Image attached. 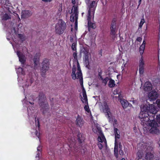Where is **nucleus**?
Segmentation results:
<instances>
[{"instance_id": "obj_1", "label": "nucleus", "mask_w": 160, "mask_h": 160, "mask_svg": "<svg viewBox=\"0 0 160 160\" xmlns=\"http://www.w3.org/2000/svg\"><path fill=\"white\" fill-rule=\"evenodd\" d=\"M141 112L139 115V118L141 121V124L145 127L150 126L151 128L150 132L152 133L158 134L160 130L157 128L158 126L157 122L155 120V114L157 110L154 105L149 104L141 105Z\"/></svg>"}, {"instance_id": "obj_2", "label": "nucleus", "mask_w": 160, "mask_h": 160, "mask_svg": "<svg viewBox=\"0 0 160 160\" xmlns=\"http://www.w3.org/2000/svg\"><path fill=\"white\" fill-rule=\"evenodd\" d=\"M46 99L45 95L43 92L39 93L38 104L41 108V110L43 114H45L49 110V105Z\"/></svg>"}, {"instance_id": "obj_3", "label": "nucleus", "mask_w": 160, "mask_h": 160, "mask_svg": "<svg viewBox=\"0 0 160 160\" xmlns=\"http://www.w3.org/2000/svg\"><path fill=\"white\" fill-rule=\"evenodd\" d=\"M55 31L56 34L59 35L62 34L66 28L65 22L62 19L59 20L56 24Z\"/></svg>"}, {"instance_id": "obj_4", "label": "nucleus", "mask_w": 160, "mask_h": 160, "mask_svg": "<svg viewBox=\"0 0 160 160\" xmlns=\"http://www.w3.org/2000/svg\"><path fill=\"white\" fill-rule=\"evenodd\" d=\"M49 62L47 58H45L42 63V67L41 68V75L42 77H45L46 72L49 69Z\"/></svg>"}, {"instance_id": "obj_5", "label": "nucleus", "mask_w": 160, "mask_h": 160, "mask_svg": "<svg viewBox=\"0 0 160 160\" xmlns=\"http://www.w3.org/2000/svg\"><path fill=\"white\" fill-rule=\"evenodd\" d=\"M97 5V3L95 1H92L88 5V15H92L93 18H94L95 11Z\"/></svg>"}, {"instance_id": "obj_6", "label": "nucleus", "mask_w": 160, "mask_h": 160, "mask_svg": "<svg viewBox=\"0 0 160 160\" xmlns=\"http://www.w3.org/2000/svg\"><path fill=\"white\" fill-rule=\"evenodd\" d=\"M76 71V67L75 65H73L72 68V79L75 80L76 79H79V82L82 89L84 88L83 86V78L82 76L78 77H77L76 74L75 73Z\"/></svg>"}, {"instance_id": "obj_7", "label": "nucleus", "mask_w": 160, "mask_h": 160, "mask_svg": "<svg viewBox=\"0 0 160 160\" xmlns=\"http://www.w3.org/2000/svg\"><path fill=\"white\" fill-rule=\"evenodd\" d=\"M153 148L151 146L148 147L146 149V154L145 159L147 160H150L153 157V155L152 154Z\"/></svg>"}, {"instance_id": "obj_8", "label": "nucleus", "mask_w": 160, "mask_h": 160, "mask_svg": "<svg viewBox=\"0 0 160 160\" xmlns=\"http://www.w3.org/2000/svg\"><path fill=\"white\" fill-rule=\"evenodd\" d=\"M103 112L105 113V116L108 118L109 119L110 118V115H111L110 109L107 103L105 102H103Z\"/></svg>"}, {"instance_id": "obj_9", "label": "nucleus", "mask_w": 160, "mask_h": 160, "mask_svg": "<svg viewBox=\"0 0 160 160\" xmlns=\"http://www.w3.org/2000/svg\"><path fill=\"white\" fill-rule=\"evenodd\" d=\"M116 19L115 18H113L110 27V34L112 35H115L116 34Z\"/></svg>"}, {"instance_id": "obj_10", "label": "nucleus", "mask_w": 160, "mask_h": 160, "mask_svg": "<svg viewBox=\"0 0 160 160\" xmlns=\"http://www.w3.org/2000/svg\"><path fill=\"white\" fill-rule=\"evenodd\" d=\"M17 54L18 57L19 61L22 65H24L26 61V58L25 56L19 51H17Z\"/></svg>"}, {"instance_id": "obj_11", "label": "nucleus", "mask_w": 160, "mask_h": 160, "mask_svg": "<svg viewBox=\"0 0 160 160\" xmlns=\"http://www.w3.org/2000/svg\"><path fill=\"white\" fill-rule=\"evenodd\" d=\"M158 95L157 92L153 90L148 94V97L150 101H154L158 98Z\"/></svg>"}, {"instance_id": "obj_12", "label": "nucleus", "mask_w": 160, "mask_h": 160, "mask_svg": "<svg viewBox=\"0 0 160 160\" xmlns=\"http://www.w3.org/2000/svg\"><path fill=\"white\" fill-rule=\"evenodd\" d=\"M32 14L31 11L28 10H23L22 11L21 18H25L31 16Z\"/></svg>"}, {"instance_id": "obj_13", "label": "nucleus", "mask_w": 160, "mask_h": 160, "mask_svg": "<svg viewBox=\"0 0 160 160\" xmlns=\"http://www.w3.org/2000/svg\"><path fill=\"white\" fill-rule=\"evenodd\" d=\"M84 122V121L81 117L78 115L76 120V124L77 127H82Z\"/></svg>"}, {"instance_id": "obj_14", "label": "nucleus", "mask_w": 160, "mask_h": 160, "mask_svg": "<svg viewBox=\"0 0 160 160\" xmlns=\"http://www.w3.org/2000/svg\"><path fill=\"white\" fill-rule=\"evenodd\" d=\"M152 85L150 82L148 81L145 83L143 86V90L145 92H148L152 90Z\"/></svg>"}, {"instance_id": "obj_15", "label": "nucleus", "mask_w": 160, "mask_h": 160, "mask_svg": "<svg viewBox=\"0 0 160 160\" xmlns=\"http://www.w3.org/2000/svg\"><path fill=\"white\" fill-rule=\"evenodd\" d=\"M40 52H38L36 54L34 57L33 60L34 64V68L38 65L39 61L40 60Z\"/></svg>"}, {"instance_id": "obj_16", "label": "nucleus", "mask_w": 160, "mask_h": 160, "mask_svg": "<svg viewBox=\"0 0 160 160\" xmlns=\"http://www.w3.org/2000/svg\"><path fill=\"white\" fill-rule=\"evenodd\" d=\"M92 17V15H88L87 20L88 21V29L89 28L95 29L96 28V26L94 23H92L91 22Z\"/></svg>"}, {"instance_id": "obj_17", "label": "nucleus", "mask_w": 160, "mask_h": 160, "mask_svg": "<svg viewBox=\"0 0 160 160\" xmlns=\"http://www.w3.org/2000/svg\"><path fill=\"white\" fill-rule=\"evenodd\" d=\"M120 102L122 104V107L124 109L127 108L128 106H132V105L129 103L127 100L123 98L120 99Z\"/></svg>"}, {"instance_id": "obj_18", "label": "nucleus", "mask_w": 160, "mask_h": 160, "mask_svg": "<svg viewBox=\"0 0 160 160\" xmlns=\"http://www.w3.org/2000/svg\"><path fill=\"white\" fill-rule=\"evenodd\" d=\"M82 91L83 98H82L81 100L82 101L83 103L88 104V98L85 90L84 88H83V89H82Z\"/></svg>"}, {"instance_id": "obj_19", "label": "nucleus", "mask_w": 160, "mask_h": 160, "mask_svg": "<svg viewBox=\"0 0 160 160\" xmlns=\"http://www.w3.org/2000/svg\"><path fill=\"white\" fill-rule=\"evenodd\" d=\"M115 146L114 148V155L116 158L118 157V142L116 140L115 141Z\"/></svg>"}, {"instance_id": "obj_20", "label": "nucleus", "mask_w": 160, "mask_h": 160, "mask_svg": "<svg viewBox=\"0 0 160 160\" xmlns=\"http://www.w3.org/2000/svg\"><path fill=\"white\" fill-rule=\"evenodd\" d=\"M11 15L10 13H5L4 14L2 17L3 21H6L11 19Z\"/></svg>"}, {"instance_id": "obj_21", "label": "nucleus", "mask_w": 160, "mask_h": 160, "mask_svg": "<svg viewBox=\"0 0 160 160\" xmlns=\"http://www.w3.org/2000/svg\"><path fill=\"white\" fill-rule=\"evenodd\" d=\"M78 141L79 143H82L84 140V137L82 136V134L79 132L77 135Z\"/></svg>"}, {"instance_id": "obj_22", "label": "nucleus", "mask_w": 160, "mask_h": 160, "mask_svg": "<svg viewBox=\"0 0 160 160\" xmlns=\"http://www.w3.org/2000/svg\"><path fill=\"white\" fill-rule=\"evenodd\" d=\"M98 140L99 142H104L106 143H107L105 138L103 134L101 135V136H99L98 137Z\"/></svg>"}, {"instance_id": "obj_23", "label": "nucleus", "mask_w": 160, "mask_h": 160, "mask_svg": "<svg viewBox=\"0 0 160 160\" xmlns=\"http://www.w3.org/2000/svg\"><path fill=\"white\" fill-rule=\"evenodd\" d=\"M114 133L115 135V141L116 140V141H117V139H119L120 138V135L119 134H118V128H114Z\"/></svg>"}, {"instance_id": "obj_24", "label": "nucleus", "mask_w": 160, "mask_h": 160, "mask_svg": "<svg viewBox=\"0 0 160 160\" xmlns=\"http://www.w3.org/2000/svg\"><path fill=\"white\" fill-rule=\"evenodd\" d=\"M74 9V13H75V17L76 18H78V6L74 5L73 6L72 9Z\"/></svg>"}, {"instance_id": "obj_25", "label": "nucleus", "mask_w": 160, "mask_h": 160, "mask_svg": "<svg viewBox=\"0 0 160 160\" xmlns=\"http://www.w3.org/2000/svg\"><path fill=\"white\" fill-rule=\"evenodd\" d=\"M115 85V81L112 78L109 79V81L108 82V86L110 88H112L114 87Z\"/></svg>"}, {"instance_id": "obj_26", "label": "nucleus", "mask_w": 160, "mask_h": 160, "mask_svg": "<svg viewBox=\"0 0 160 160\" xmlns=\"http://www.w3.org/2000/svg\"><path fill=\"white\" fill-rule=\"evenodd\" d=\"M77 70L78 72H77V77L82 76V74L78 62L77 63Z\"/></svg>"}, {"instance_id": "obj_27", "label": "nucleus", "mask_w": 160, "mask_h": 160, "mask_svg": "<svg viewBox=\"0 0 160 160\" xmlns=\"http://www.w3.org/2000/svg\"><path fill=\"white\" fill-rule=\"evenodd\" d=\"M137 158L138 160L140 159H143L142 157V152L141 151H139L137 152Z\"/></svg>"}, {"instance_id": "obj_28", "label": "nucleus", "mask_w": 160, "mask_h": 160, "mask_svg": "<svg viewBox=\"0 0 160 160\" xmlns=\"http://www.w3.org/2000/svg\"><path fill=\"white\" fill-rule=\"evenodd\" d=\"M145 46L143 45H141L139 48V52L141 55H142L143 53L145 48Z\"/></svg>"}, {"instance_id": "obj_29", "label": "nucleus", "mask_w": 160, "mask_h": 160, "mask_svg": "<svg viewBox=\"0 0 160 160\" xmlns=\"http://www.w3.org/2000/svg\"><path fill=\"white\" fill-rule=\"evenodd\" d=\"M139 67H144V62L143 61V57L142 56L140 60H139Z\"/></svg>"}, {"instance_id": "obj_30", "label": "nucleus", "mask_w": 160, "mask_h": 160, "mask_svg": "<svg viewBox=\"0 0 160 160\" xmlns=\"http://www.w3.org/2000/svg\"><path fill=\"white\" fill-rule=\"evenodd\" d=\"M88 53L87 52L85 53L84 59L86 64H88V65L89 64V60Z\"/></svg>"}, {"instance_id": "obj_31", "label": "nucleus", "mask_w": 160, "mask_h": 160, "mask_svg": "<svg viewBox=\"0 0 160 160\" xmlns=\"http://www.w3.org/2000/svg\"><path fill=\"white\" fill-rule=\"evenodd\" d=\"M87 104V105H85L84 106V109L87 112H90V110L89 108L88 103V104Z\"/></svg>"}, {"instance_id": "obj_32", "label": "nucleus", "mask_w": 160, "mask_h": 160, "mask_svg": "<svg viewBox=\"0 0 160 160\" xmlns=\"http://www.w3.org/2000/svg\"><path fill=\"white\" fill-rule=\"evenodd\" d=\"M109 79L108 77H106L104 79L103 78V79L101 80L102 81V83H104L105 85H106Z\"/></svg>"}, {"instance_id": "obj_33", "label": "nucleus", "mask_w": 160, "mask_h": 160, "mask_svg": "<svg viewBox=\"0 0 160 160\" xmlns=\"http://www.w3.org/2000/svg\"><path fill=\"white\" fill-rule=\"evenodd\" d=\"M145 22V20L143 18L141 19L139 25V28H142V26Z\"/></svg>"}, {"instance_id": "obj_34", "label": "nucleus", "mask_w": 160, "mask_h": 160, "mask_svg": "<svg viewBox=\"0 0 160 160\" xmlns=\"http://www.w3.org/2000/svg\"><path fill=\"white\" fill-rule=\"evenodd\" d=\"M139 72L140 74H142L144 72V67H139Z\"/></svg>"}, {"instance_id": "obj_35", "label": "nucleus", "mask_w": 160, "mask_h": 160, "mask_svg": "<svg viewBox=\"0 0 160 160\" xmlns=\"http://www.w3.org/2000/svg\"><path fill=\"white\" fill-rule=\"evenodd\" d=\"M18 37L20 39L22 40V41H24L25 40L24 37L22 34H18Z\"/></svg>"}, {"instance_id": "obj_36", "label": "nucleus", "mask_w": 160, "mask_h": 160, "mask_svg": "<svg viewBox=\"0 0 160 160\" xmlns=\"http://www.w3.org/2000/svg\"><path fill=\"white\" fill-rule=\"evenodd\" d=\"M72 49L73 51L76 50V45L75 43H73L72 44Z\"/></svg>"}, {"instance_id": "obj_37", "label": "nucleus", "mask_w": 160, "mask_h": 160, "mask_svg": "<svg viewBox=\"0 0 160 160\" xmlns=\"http://www.w3.org/2000/svg\"><path fill=\"white\" fill-rule=\"evenodd\" d=\"M4 5L10 7L11 6V4L9 2V1H8V0H7L5 1V4H4Z\"/></svg>"}, {"instance_id": "obj_38", "label": "nucleus", "mask_w": 160, "mask_h": 160, "mask_svg": "<svg viewBox=\"0 0 160 160\" xmlns=\"http://www.w3.org/2000/svg\"><path fill=\"white\" fill-rule=\"evenodd\" d=\"M157 122L160 124V114L156 116Z\"/></svg>"}, {"instance_id": "obj_39", "label": "nucleus", "mask_w": 160, "mask_h": 160, "mask_svg": "<svg viewBox=\"0 0 160 160\" xmlns=\"http://www.w3.org/2000/svg\"><path fill=\"white\" fill-rule=\"evenodd\" d=\"M70 20L71 22H74L75 21L74 16L73 14H72L70 17Z\"/></svg>"}, {"instance_id": "obj_40", "label": "nucleus", "mask_w": 160, "mask_h": 160, "mask_svg": "<svg viewBox=\"0 0 160 160\" xmlns=\"http://www.w3.org/2000/svg\"><path fill=\"white\" fill-rule=\"evenodd\" d=\"M156 103L157 104L158 107L160 108V99H158L156 101Z\"/></svg>"}, {"instance_id": "obj_41", "label": "nucleus", "mask_w": 160, "mask_h": 160, "mask_svg": "<svg viewBox=\"0 0 160 160\" xmlns=\"http://www.w3.org/2000/svg\"><path fill=\"white\" fill-rule=\"evenodd\" d=\"M98 145L100 149H102L103 147V145L100 142L98 143Z\"/></svg>"}, {"instance_id": "obj_42", "label": "nucleus", "mask_w": 160, "mask_h": 160, "mask_svg": "<svg viewBox=\"0 0 160 160\" xmlns=\"http://www.w3.org/2000/svg\"><path fill=\"white\" fill-rule=\"evenodd\" d=\"M73 57L74 58V59L75 60H77V53L76 52H74L73 53Z\"/></svg>"}, {"instance_id": "obj_43", "label": "nucleus", "mask_w": 160, "mask_h": 160, "mask_svg": "<svg viewBox=\"0 0 160 160\" xmlns=\"http://www.w3.org/2000/svg\"><path fill=\"white\" fill-rule=\"evenodd\" d=\"M41 151L38 152V153L37 154L36 156V158H39L40 157V154H41Z\"/></svg>"}, {"instance_id": "obj_44", "label": "nucleus", "mask_w": 160, "mask_h": 160, "mask_svg": "<svg viewBox=\"0 0 160 160\" xmlns=\"http://www.w3.org/2000/svg\"><path fill=\"white\" fill-rule=\"evenodd\" d=\"M119 153L120 155L122 156L123 155V152L122 149H119Z\"/></svg>"}, {"instance_id": "obj_45", "label": "nucleus", "mask_w": 160, "mask_h": 160, "mask_svg": "<svg viewBox=\"0 0 160 160\" xmlns=\"http://www.w3.org/2000/svg\"><path fill=\"white\" fill-rule=\"evenodd\" d=\"M101 74H102V73L101 72H99L98 73V76L100 78V79L101 80H102L103 79V78L102 77V76L101 75Z\"/></svg>"}, {"instance_id": "obj_46", "label": "nucleus", "mask_w": 160, "mask_h": 160, "mask_svg": "<svg viewBox=\"0 0 160 160\" xmlns=\"http://www.w3.org/2000/svg\"><path fill=\"white\" fill-rule=\"evenodd\" d=\"M136 40L137 41L140 42H141L142 40V38L141 37H138Z\"/></svg>"}, {"instance_id": "obj_47", "label": "nucleus", "mask_w": 160, "mask_h": 160, "mask_svg": "<svg viewBox=\"0 0 160 160\" xmlns=\"http://www.w3.org/2000/svg\"><path fill=\"white\" fill-rule=\"evenodd\" d=\"M75 27H77V24H78V22H77V20L78 18H75Z\"/></svg>"}, {"instance_id": "obj_48", "label": "nucleus", "mask_w": 160, "mask_h": 160, "mask_svg": "<svg viewBox=\"0 0 160 160\" xmlns=\"http://www.w3.org/2000/svg\"><path fill=\"white\" fill-rule=\"evenodd\" d=\"M102 50L101 49L99 52L98 54L100 55V56H102Z\"/></svg>"}, {"instance_id": "obj_49", "label": "nucleus", "mask_w": 160, "mask_h": 160, "mask_svg": "<svg viewBox=\"0 0 160 160\" xmlns=\"http://www.w3.org/2000/svg\"><path fill=\"white\" fill-rule=\"evenodd\" d=\"M35 133H36V135L39 138V136L40 133H38L37 130H36V131H35Z\"/></svg>"}, {"instance_id": "obj_50", "label": "nucleus", "mask_w": 160, "mask_h": 160, "mask_svg": "<svg viewBox=\"0 0 160 160\" xmlns=\"http://www.w3.org/2000/svg\"><path fill=\"white\" fill-rule=\"evenodd\" d=\"M37 122H38V128H40V123H39V120H38V119H37Z\"/></svg>"}, {"instance_id": "obj_51", "label": "nucleus", "mask_w": 160, "mask_h": 160, "mask_svg": "<svg viewBox=\"0 0 160 160\" xmlns=\"http://www.w3.org/2000/svg\"><path fill=\"white\" fill-rule=\"evenodd\" d=\"M41 148V146H39L37 148V150L38 152H40V149Z\"/></svg>"}, {"instance_id": "obj_52", "label": "nucleus", "mask_w": 160, "mask_h": 160, "mask_svg": "<svg viewBox=\"0 0 160 160\" xmlns=\"http://www.w3.org/2000/svg\"><path fill=\"white\" fill-rule=\"evenodd\" d=\"M122 145L121 143H119V149H122Z\"/></svg>"}, {"instance_id": "obj_53", "label": "nucleus", "mask_w": 160, "mask_h": 160, "mask_svg": "<svg viewBox=\"0 0 160 160\" xmlns=\"http://www.w3.org/2000/svg\"><path fill=\"white\" fill-rule=\"evenodd\" d=\"M72 3L73 4L75 5L76 3L75 0H72Z\"/></svg>"}, {"instance_id": "obj_54", "label": "nucleus", "mask_w": 160, "mask_h": 160, "mask_svg": "<svg viewBox=\"0 0 160 160\" xmlns=\"http://www.w3.org/2000/svg\"><path fill=\"white\" fill-rule=\"evenodd\" d=\"M90 0H85V2L86 4H88L89 3V2H90Z\"/></svg>"}, {"instance_id": "obj_55", "label": "nucleus", "mask_w": 160, "mask_h": 160, "mask_svg": "<svg viewBox=\"0 0 160 160\" xmlns=\"http://www.w3.org/2000/svg\"><path fill=\"white\" fill-rule=\"evenodd\" d=\"M42 1L45 2H50L52 0H42Z\"/></svg>"}, {"instance_id": "obj_56", "label": "nucleus", "mask_w": 160, "mask_h": 160, "mask_svg": "<svg viewBox=\"0 0 160 160\" xmlns=\"http://www.w3.org/2000/svg\"><path fill=\"white\" fill-rule=\"evenodd\" d=\"M142 0H139V1H138V7L140 5V4H141V2H142Z\"/></svg>"}, {"instance_id": "obj_57", "label": "nucleus", "mask_w": 160, "mask_h": 160, "mask_svg": "<svg viewBox=\"0 0 160 160\" xmlns=\"http://www.w3.org/2000/svg\"><path fill=\"white\" fill-rule=\"evenodd\" d=\"M146 42L144 40L143 42L142 43V45H143L144 46H145Z\"/></svg>"}, {"instance_id": "obj_58", "label": "nucleus", "mask_w": 160, "mask_h": 160, "mask_svg": "<svg viewBox=\"0 0 160 160\" xmlns=\"http://www.w3.org/2000/svg\"><path fill=\"white\" fill-rule=\"evenodd\" d=\"M20 21V18L18 16V22H19V21Z\"/></svg>"}, {"instance_id": "obj_59", "label": "nucleus", "mask_w": 160, "mask_h": 160, "mask_svg": "<svg viewBox=\"0 0 160 160\" xmlns=\"http://www.w3.org/2000/svg\"><path fill=\"white\" fill-rule=\"evenodd\" d=\"M29 103H30L31 104H34V102H29Z\"/></svg>"}, {"instance_id": "obj_60", "label": "nucleus", "mask_w": 160, "mask_h": 160, "mask_svg": "<svg viewBox=\"0 0 160 160\" xmlns=\"http://www.w3.org/2000/svg\"><path fill=\"white\" fill-rule=\"evenodd\" d=\"M84 12H82V16H83V15H84Z\"/></svg>"}, {"instance_id": "obj_61", "label": "nucleus", "mask_w": 160, "mask_h": 160, "mask_svg": "<svg viewBox=\"0 0 160 160\" xmlns=\"http://www.w3.org/2000/svg\"><path fill=\"white\" fill-rule=\"evenodd\" d=\"M121 160H125V159L124 158H122Z\"/></svg>"}, {"instance_id": "obj_62", "label": "nucleus", "mask_w": 160, "mask_h": 160, "mask_svg": "<svg viewBox=\"0 0 160 160\" xmlns=\"http://www.w3.org/2000/svg\"><path fill=\"white\" fill-rule=\"evenodd\" d=\"M8 8V9L9 10V12H11V11H10L9 10V8Z\"/></svg>"}, {"instance_id": "obj_63", "label": "nucleus", "mask_w": 160, "mask_h": 160, "mask_svg": "<svg viewBox=\"0 0 160 160\" xmlns=\"http://www.w3.org/2000/svg\"><path fill=\"white\" fill-rule=\"evenodd\" d=\"M35 122H36L37 120H36V118H35Z\"/></svg>"}, {"instance_id": "obj_64", "label": "nucleus", "mask_w": 160, "mask_h": 160, "mask_svg": "<svg viewBox=\"0 0 160 160\" xmlns=\"http://www.w3.org/2000/svg\"><path fill=\"white\" fill-rule=\"evenodd\" d=\"M2 1H3V0H2L1 2V3H2Z\"/></svg>"}]
</instances>
